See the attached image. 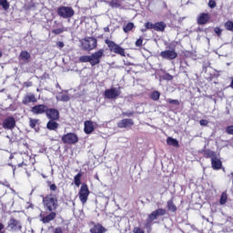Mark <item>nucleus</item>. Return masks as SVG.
I'll return each instance as SVG.
<instances>
[{
  "mask_svg": "<svg viewBox=\"0 0 233 233\" xmlns=\"http://www.w3.org/2000/svg\"><path fill=\"white\" fill-rule=\"evenodd\" d=\"M214 32H215V34H217L218 37H221V34L223 32V29L217 26V27L214 28Z\"/></svg>",
  "mask_w": 233,
  "mask_h": 233,
  "instance_id": "nucleus-41",
  "label": "nucleus"
},
{
  "mask_svg": "<svg viewBox=\"0 0 233 233\" xmlns=\"http://www.w3.org/2000/svg\"><path fill=\"white\" fill-rule=\"evenodd\" d=\"M105 56V49H99L98 51L91 54V56H82L79 57L80 63H90L91 66H96L101 63V57Z\"/></svg>",
  "mask_w": 233,
  "mask_h": 233,
  "instance_id": "nucleus-2",
  "label": "nucleus"
},
{
  "mask_svg": "<svg viewBox=\"0 0 233 233\" xmlns=\"http://www.w3.org/2000/svg\"><path fill=\"white\" fill-rule=\"evenodd\" d=\"M60 101H70V96L68 95H62L60 97Z\"/></svg>",
  "mask_w": 233,
  "mask_h": 233,
  "instance_id": "nucleus-47",
  "label": "nucleus"
},
{
  "mask_svg": "<svg viewBox=\"0 0 233 233\" xmlns=\"http://www.w3.org/2000/svg\"><path fill=\"white\" fill-rule=\"evenodd\" d=\"M224 26L226 28V30H228V32H233V22L230 20H228L227 22H225Z\"/></svg>",
  "mask_w": 233,
  "mask_h": 233,
  "instance_id": "nucleus-36",
  "label": "nucleus"
},
{
  "mask_svg": "<svg viewBox=\"0 0 233 233\" xmlns=\"http://www.w3.org/2000/svg\"><path fill=\"white\" fill-rule=\"evenodd\" d=\"M165 28H167V24L165 22H157L154 25L155 32H165Z\"/></svg>",
  "mask_w": 233,
  "mask_h": 233,
  "instance_id": "nucleus-25",
  "label": "nucleus"
},
{
  "mask_svg": "<svg viewBox=\"0 0 233 233\" xmlns=\"http://www.w3.org/2000/svg\"><path fill=\"white\" fill-rule=\"evenodd\" d=\"M83 177V173L79 172L74 177V183L76 187H81V178Z\"/></svg>",
  "mask_w": 233,
  "mask_h": 233,
  "instance_id": "nucleus-29",
  "label": "nucleus"
},
{
  "mask_svg": "<svg viewBox=\"0 0 233 233\" xmlns=\"http://www.w3.org/2000/svg\"><path fill=\"white\" fill-rule=\"evenodd\" d=\"M109 6H111V8H119V7H121V1L111 0L109 3Z\"/></svg>",
  "mask_w": 233,
  "mask_h": 233,
  "instance_id": "nucleus-32",
  "label": "nucleus"
},
{
  "mask_svg": "<svg viewBox=\"0 0 233 233\" xmlns=\"http://www.w3.org/2000/svg\"><path fill=\"white\" fill-rule=\"evenodd\" d=\"M61 141L64 145H76L79 143V137L76 133L69 132L62 136Z\"/></svg>",
  "mask_w": 233,
  "mask_h": 233,
  "instance_id": "nucleus-8",
  "label": "nucleus"
},
{
  "mask_svg": "<svg viewBox=\"0 0 233 233\" xmlns=\"http://www.w3.org/2000/svg\"><path fill=\"white\" fill-rule=\"evenodd\" d=\"M211 167L213 170H221L223 162H221V159L218 157V155L211 159Z\"/></svg>",
  "mask_w": 233,
  "mask_h": 233,
  "instance_id": "nucleus-19",
  "label": "nucleus"
},
{
  "mask_svg": "<svg viewBox=\"0 0 233 233\" xmlns=\"http://www.w3.org/2000/svg\"><path fill=\"white\" fill-rule=\"evenodd\" d=\"M167 144L169 147H176L177 148H179V142L176 138H172V137H168L167 138Z\"/></svg>",
  "mask_w": 233,
  "mask_h": 233,
  "instance_id": "nucleus-27",
  "label": "nucleus"
},
{
  "mask_svg": "<svg viewBox=\"0 0 233 233\" xmlns=\"http://www.w3.org/2000/svg\"><path fill=\"white\" fill-rule=\"evenodd\" d=\"M167 209L165 208H157L155 211H152L148 216L144 224V228L147 230V232H152V225H154V221L159 218V216H166Z\"/></svg>",
  "mask_w": 233,
  "mask_h": 233,
  "instance_id": "nucleus-4",
  "label": "nucleus"
},
{
  "mask_svg": "<svg viewBox=\"0 0 233 233\" xmlns=\"http://www.w3.org/2000/svg\"><path fill=\"white\" fill-rule=\"evenodd\" d=\"M10 159H14V156H10Z\"/></svg>",
  "mask_w": 233,
  "mask_h": 233,
  "instance_id": "nucleus-57",
  "label": "nucleus"
},
{
  "mask_svg": "<svg viewBox=\"0 0 233 233\" xmlns=\"http://www.w3.org/2000/svg\"><path fill=\"white\" fill-rule=\"evenodd\" d=\"M164 79H166V81H172V79H174V76L168 73H167L165 76H164Z\"/></svg>",
  "mask_w": 233,
  "mask_h": 233,
  "instance_id": "nucleus-46",
  "label": "nucleus"
},
{
  "mask_svg": "<svg viewBox=\"0 0 233 233\" xmlns=\"http://www.w3.org/2000/svg\"><path fill=\"white\" fill-rule=\"evenodd\" d=\"M5 224L0 222V233H5Z\"/></svg>",
  "mask_w": 233,
  "mask_h": 233,
  "instance_id": "nucleus-53",
  "label": "nucleus"
},
{
  "mask_svg": "<svg viewBox=\"0 0 233 233\" xmlns=\"http://www.w3.org/2000/svg\"><path fill=\"white\" fill-rule=\"evenodd\" d=\"M167 208L169 212H177V207L176 206V204H174L173 199H169L167 201Z\"/></svg>",
  "mask_w": 233,
  "mask_h": 233,
  "instance_id": "nucleus-28",
  "label": "nucleus"
},
{
  "mask_svg": "<svg viewBox=\"0 0 233 233\" xmlns=\"http://www.w3.org/2000/svg\"><path fill=\"white\" fill-rule=\"evenodd\" d=\"M0 57H3V52L0 51Z\"/></svg>",
  "mask_w": 233,
  "mask_h": 233,
  "instance_id": "nucleus-56",
  "label": "nucleus"
},
{
  "mask_svg": "<svg viewBox=\"0 0 233 233\" xmlns=\"http://www.w3.org/2000/svg\"><path fill=\"white\" fill-rule=\"evenodd\" d=\"M89 196H90V189L88 188V185H86V183H83L78 192V197L82 205H85V203L88 201Z\"/></svg>",
  "mask_w": 233,
  "mask_h": 233,
  "instance_id": "nucleus-9",
  "label": "nucleus"
},
{
  "mask_svg": "<svg viewBox=\"0 0 233 233\" xmlns=\"http://www.w3.org/2000/svg\"><path fill=\"white\" fill-rule=\"evenodd\" d=\"M105 43L106 45H107L110 52H113L114 54H117L118 56H121V57H127V55L125 53V48L116 44V42L111 41L109 39H106Z\"/></svg>",
  "mask_w": 233,
  "mask_h": 233,
  "instance_id": "nucleus-6",
  "label": "nucleus"
},
{
  "mask_svg": "<svg viewBox=\"0 0 233 233\" xmlns=\"http://www.w3.org/2000/svg\"><path fill=\"white\" fill-rule=\"evenodd\" d=\"M24 85H25V86H26V88H30V86H33V83L28 81V82H25Z\"/></svg>",
  "mask_w": 233,
  "mask_h": 233,
  "instance_id": "nucleus-51",
  "label": "nucleus"
},
{
  "mask_svg": "<svg viewBox=\"0 0 233 233\" xmlns=\"http://www.w3.org/2000/svg\"><path fill=\"white\" fill-rule=\"evenodd\" d=\"M56 14L57 15H59V17H62L63 19H72V17L76 15V11H74V8H72V6L62 5L57 8Z\"/></svg>",
  "mask_w": 233,
  "mask_h": 233,
  "instance_id": "nucleus-5",
  "label": "nucleus"
},
{
  "mask_svg": "<svg viewBox=\"0 0 233 233\" xmlns=\"http://www.w3.org/2000/svg\"><path fill=\"white\" fill-rule=\"evenodd\" d=\"M118 128H128L134 127V120L132 118H124L117 123Z\"/></svg>",
  "mask_w": 233,
  "mask_h": 233,
  "instance_id": "nucleus-17",
  "label": "nucleus"
},
{
  "mask_svg": "<svg viewBox=\"0 0 233 233\" xmlns=\"http://www.w3.org/2000/svg\"><path fill=\"white\" fill-rule=\"evenodd\" d=\"M0 6H2L3 10H8L10 8V3L8 0H0Z\"/></svg>",
  "mask_w": 233,
  "mask_h": 233,
  "instance_id": "nucleus-34",
  "label": "nucleus"
},
{
  "mask_svg": "<svg viewBox=\"0 0 233 233\" xmlns=\"http://www.w3.org/2000/svg\"><path fill=\"white\" fill-rule=\"evenodd\" d=\"M161 57L164 59H176L177 57V53L175 49L173 50H165L160 53Z\"/></svg>",
  "mask_w": 233,
  "mask_h": 233,
  "instance_id": "nucleus-15",
  "label": "nucleus"
},
{
  "mask_svg": "<svg viewBox=\"0 0 233 233\" xmlns=\"http://www.w3.org/2000/svg\"><path fill=\"white\" fill-rule=\"evenodd\" d=\"M63 32H66V28L61 27V28L52 30V34H55V35H59V34H63Z\"/></svg>",
  "mask_w": 233,
  "mask_h": 233,
  "instance_id": "nucleus-38",
  "label": "nucleus"
},
{
  "mask_svg": "<svg viewBox=\"0 0 233 233\" xmlns=\"http://www.w3.org/2000/svg\"><path fill=\"white\" fill-rule=\"evenodd\" d=\"M155 24L147 22L145 24V28L141 29V32H147V30H154Z\"/></svg>",
  "mask_w": 233,
  "mask_h": 233,
  "instance_id": "nucleus-35",
  "label": "nucleus"
},
{
  "mask_svg": "<svg viewBox=\"0 0 233 233\" xmlns=\"http://www.w3.org/2000/svg\"><path fill=\"white\" fill-rule=\"evenodd\" d=\"M226 133L228 134V136H233V125L226 127Z\"/></svg>",
  "mask_w": 233,
  "mask_h": 233,
  "instance_id": "nucleus-40",
  "label": "nucleus"
},
{
  "mask_svg": "<svg viewBox=\"0 0 233 233\" xmlns=\"http://www.w3.org/2000/svg\"><path fill=\"white\" fill-rule=\"evenodd\" d=\"M209 21L210 14L208 13H200L197 19L198 25H207Z\"/></svg>",
  "mask_w": 233,
  "mask_h": 233,
  "instance_id": "nucleus-16",
  "label": "nucleus"
},
{
  "mask_svg": "<svg viewBox=\"0 0 233 233\" xmlns=\"http://www.w3.org/2000/svg\"><path fill=\"white\" fill-rule=\"evenodd\" d=\"M15 117L14 116H7L2 124V127L5 130H14L15 128Z\"/></svg>",
  "mask_w": 233,
  "mask_h": 233,
  "instance_id": "nucleus-11",
  "label": "nucleus"
},
{
  "mask_svg": "<svg viewBox=\"0 0 233 233\" xmlns=\"http://www.w3.org/2000/svg\"><path fill=\"white\" fill-rule=\"evenodd\" d=\"M231 176H233V172L231 173Z\"/></svg>",
  "mask_w": 233,
  "mask_h": 233,
  "instance_id": "nucleus-59",
  "label": "nucleus"
},
{
  "mask_svg": "<svg viewBox=\"0 0 233 233\" xmlns=\"http://www.w3.org/2000/svg\"><path fill=\"white\" fill-rule=\"evenodd\" d=\"M200 154L206 158V159H214L218 155L215 151H212L208 148H204L200 151Z\"/></svg>",
  "mask_w": 233,
  "mask_h": 233,
  "instance_id": "nucleus-20",
  "label": "nucleus"
},
{
  "mask_svg": "<svg viewBox=\"0 0 233 233\" xmlns=\"http://www.w3.org/2000/svg\"><path fill=\"white\" fill-rule=\"evenodd\" d=\"M96 130V127H94V122L92 120H86L84 123V132L85 134L90 135L92 132Z\"/></svg>",
  "mask_w": 233,
  "mask_h": 233,
  "instance_id": "nucleus-18",
  "label": "nucleus"
},
{
  "mask_svg": "<svg viewBox=\"0 0 233 233\" xmlns=\"http://www.w3.org/2000/svg\"><path fill=\"white\" fill-rule=\"evenodd\" d=\"M23 105H30V103H37V98H35V95L29 94L25 95L22 100Z\"/></svg>",
  "mask_w": 233,
  "mask_h": 233,
  "instance_id": "nucleus-22",
  "label": "nucleus"
},
{
  "mask_svg": "<svg viewBox=\"0 0 233 233\" xmlns=\"http://www.w3.org/2000/svg\"><path fill=\"white\" fill-rule=\"evenodd\" d=\"M37 123H39V119L29 118L30 128H35V127L37 126Z\"/></svg>",
  "mask_w": 233,
  "mask_h": 233,
  "instance_id": "nucleus-37",
  "label": "nucleus"
},
{
  "mask_svg": "<svg viewBox=\"0 0 233 233\" xmlns=\"http://www.w3.org/2000/svg\"><path fill=\"white\" fill-rule=\"evenodd\" d=\"M136 46H143V37H139L136 43H135Z\"/></svg>",
  "mask_w": 233,
  "mask_h": 233,
  "instance_id": "nucleus-45",
  "label": "nucleus"
},
{
  "mask_svg": "<svg viewBox=\"0 0 233 233\" xmlns=\"http://www.w3.org/2000/svg\"><path fill=\"white\" fill-rule=\"evenodd\" d=\"M31 57H32V56L30 55V53H28V51H22L19 56V58L22 61H25V63H30Z\"/></svg>",
  "mask_w": 233,
  "mask_h": 233,
  "instance_id": "nucleus-26",
  "label": "nucleus"
},
{
  "mask_svg": "<svg viewBox=\"0 0 233 233\" xmlns=\"http://www.w3.org/2000/svg\"><path fill=\"white\" fill-rule=\"evenodd\" d=\"M25 170H28V168L25 167Z\"/></svg>",
  "mask_w": 233,
  "mask_h": 233,
  "instance_id": "nucleus-58",
  "label": "nucleus"
},
{
  "mask_svg": "<svg viewBox=\"0 0 233 233\" xmlns=\"http://www.w3.org/2000/svg\"><path fill=\"white\" fill-rule=\"evenodd\" d=\"M228 199V195L227 194V191L222 192L219 199L220 205H225Z\"/></svg>",
  "mask_w": 233,
  "mask_h": 233,
  "instance_id": "nucleus-31",
  "label": "nucleus"
},
{
  "mask_svg": "<svg viewBox=\"0 0 233 233\" xmlns=\"http://www.w3.org/2000/svg\"><path fill=\"white\" fill-rule=\"evenodd\" d=\"M230 88L233 89V78H232L231 83H230Z\"/></svg>",
  "mask_w": 233,
  "mask_h": 233,
  "instance_id": "nucleus-55",
  "label": "nucleus"
},
{
  "mask_svg": "<svg viewBox=\"0 0 233 233\" xmlns=\"http://www.w3.org/2000/svg\"><path fill=\"white\" fill-rule=\"evenodd\" d=\"M7 227L11 230H22L23 226L21 225V221L15 219V218H11L7 224Z\"/></svg>",
  "mask_w": 233,
  "mask_h": 233,
  "instance_id": "nucleus-14",
  "label": "nucleus"
},
{
  "mask_svg": "<svg viewBox=\"0 0 233 233\" xmlns=\"http://www.w3.org/2000/svg\"><path fill=\"white\" fill-rule=\"evenodd\" d=\"M122 116L124 117H132V116H134V111H129V112H123Z\"/></svg>",
  "mask_w": 233,
  "mask_h": 233,
  "instance_id": "nucleus-43",
  "label": "nucleus"
},
{
  "mask_svg": "<svg viewBox=\"0 0 233 233\" xmlns=\"http://www.w3.org/2000/svg\"><path fill=\"white\" fill-rule=\"evenodd\" d=\"M106 232V228L103 227V225L97 223L90 228V233H105Z\"/></svg>",
  "mask_w": 233,
  "mask_h": 233,
  "instance_id": "nucleus-23",
  "label": "nucleus"
},
{
  "mask_svg": "<svg viewBox=\"0 0 233 233\" xmlns=\"http://www.w3.org/2000/svg\"><path fill=\"white\" fill-rule=\"evenodd\" d=\"M46 116L47 117V119L49 120H58L59 121V110L54 108V107H51V108H48L47 106V109L46 111Z\"/></svg>",
  "mask_w": 233,
  "mask_h": 233,
  "instance_id": "nucleus-13",
  "label": "nucleus"
},
{
  "mask_svg": "<svg viewBox=\"0 0 233 233\" xmlns=\"http://www.w3.org/2000/svg\"><path fill=\"white\" fill-rule=\"evenodd\" d=\"M56 121H58V120H49L46 124V128L47 130H57L59 128V124Z\"/></svg>",
  "mask_w": 233,
  "mask_h": 233,
  "instance_id": "nucleus-24",
  "label": "nucleus"
},
{
  "mask_svg": "<svg viewBox=\"0 0 233 233\" xmlns=\"http://www.w3.org/2000/svg\"><path fill=\"white\" fill-rule=\"evenodd\" d=\"M167 209L165 208H157L155 211H152L148 216L144 224V228L147 230V232H152V225H154V221L159 218V216H166Z\"/></svg>",
  "mask_w": 233,
  "mask_h": 233,
  "instance_id": "nucleus-3",
  "label": "nucleus"
},
{
  "mask_svg": "<svg viewBox=\"0 0 233 233\" xmlns=\"http://www.w3.org/2000/svg\"><path fill=\"white\" fill-rule=\"evenodd\" d=\"M133 233H145V229L139 228V227H135L133 228Z\"/></svg>",
  "mask_w": 233,
  "mask_h": 233,
  "instance_id": "nucleus-42",
  "label": "nucleus"
},
{
  "mask_svg": "<svg viewBox=\"0 0 233 233\" xmlns=\"http://www.w3.org/2000/svg\"><path fill=\"white\" fill-rule=\"evenodd\" d=\"M216 5H217V4L214 0H209V2H208L209 8H216Z\"/></svg>",
  "mask_w": 233,
  "mask_h": 233,
  "instance_id": "nucleus-48",
  "label": "nucleus"
},
{
  "mask_svg": "<svg viewBox=\"0 0 233 233\" xmlns=\"http://www.w3.org/2000/svg\"><path fill=\"white\" fill-rule=\"evenodd\" d=\"M81 45L83 50L90 52L91 50L97 48V39L96 37L89 36L87 38L83 39L81 41Z\"/></svg>",
  "mask_w": 233,
  "mask_h": 233,
  "instance_id": "nucleus-7",
  "label": "nucleus"
},
{
  "mask_svg": "<svg viewBox=\"0 0 233 233\" xmlns=\"http://www.w3.org/2000/svg\"><path fill=\"white\" fill-rule=\"evenodd\" d=\"M53 233H65V232L63 231V228L57 227V228H56L53 230Z\"/></svg>",
  "mask_w": 233,
  "mask_h": 233,
  "instance_id": "nucleus-49",
  "label": "nucleus"
},
{
  "mask_svg": "<svg viewBox=\"0 0 233 233\" xmlns=\"http://www.w3.org/2000/svg\"><path fill=\"white\" fill-rule=\"evenodd\" d=\"M46 183L51 193L43 197L42 203L47 212H56L59 208V197L54 193L57 192V186L51 181H47Z\"/></svg>",
  "mask_w": 233,
  "mask_h": 233,
  "instance_id": "nucleus-1",
  "label": "nucleus"
},
{
  "mask_svg": "<svg viewBox=\"0 0 233 233\" xmlns=\"http://www.w3.org/2000/svg\"><path fill=\"white\" fill-rule=\"evenodd\" d=\"M200 127H208V120L207 119H201L199 120Z\"/></svg>",
  "mask_w": 233,
  "mask_h": 233,
  "instance_id": "nucleus-44",
  "label": "nucleus"
},
{
  "mask_svg": "<svg viewBox=\"0 0 233 233\" xmlns=\"http://www.w3.org/2000/svg\"><path fill=\"white\" fill-rule=\"evenodd\" d=\"M159 97H161V93H159V91H154L153 93H151L150 95V98L153 101H159Z\"/></svg>",
  "mask_w": 233,
  "mask_h": 233,
  "instance_id": "nucleus-33",
  "label": "nucleus"
},
{
  "mask_svg": "<svg viewBox=\"0 0 233 233\" xmlns=\"http://www.w3.org/2000/svg\"><path fill=\"white\" fill-rule=\"evenodd\" d=\"M167 103H168L169 105H175L176 106H179L180 105L179 100L171 98L167 99Z\"/></svg>",
  "mask_w": 233,
  "mask_h": 233,
  "instance_id": "nucleus-39",
  "label": "nucleus"
},
{
  "mask_svg": "<svg viewBox=\"0 0 233 233\" xmlns=\"http://www.w3.org/2000/svg\"><path fill=\"white\" fill-rule=\"evenodd\" d=\"M56 46L58 47V48H64L65 47V43H63V42H56Z\"/></svg>",
  "mask_w": 233,
  "mask_h": 233,
  "instance_id": "nucleus-50",
  "label": "nucleus"
},
{
  "mask_svg": "<svg viewBox=\"0 0 233 233\" xmlns=\"http://www.w3.org/2000/svg\"><path fill=\"white\" fill-rule=\"evenodd\" d=\"M104 32H110V27L108 26L104 27Z\"/></svg>",
  "mask_w": 233,
  "mask_h": 233,
  "instance_id": "nucleus-54",
  "label": "nucleus"
},
{
  "mask_svg": "<svg viewBox=\"0 0 233 233\" xmlns=\"http://www.w3.org/2000/svg\"><path fill=\"white\" fill-rule=\"evenodd\" d=\"M121 96V91L116 87L106 89L104 92V97L106 99H117Z\"/></svg>",
  "mask_w": 233,
  "mask_h": 233,
  "instance_id": "nucleus-10",
  "label": "nucleus"
},
{
  "mask_svg": "<svg viewBox=\"0 0 233 233\" xmlns=\"http://www.w3.org/2000/svg\"><path fill=\"white\" fill-rule=\"evenodd\" d=\"M48 108V106L45 104H39L35 105L31 108L32 114H35V116H41L43 114H46V110Z\"/></svg>",
  "mask_w": 233,
  "mask_h": 233,
  "instance_id": "nucleus-12",
  "label": "nucleus"
},
{
  "mask_svg": "<svg viewBox=\"0 0 233 233\" xmlns=\"http://www.w3.org/2000/svg\"><path fill=\"white\" fill-rule=\"evenodd\" d=\"M16 167H17L18 168H21V167H28V164H26V163H25V162H22V163H20V164H17Z\"/></svg>",
  "mask_w": 233,
  "mask_h": 233,
  "instance_id": "nucleus-52",
  "label": "nucleus"
},
{
  "mask_svg": "<svg viewBox=\"0 0 233 233\" xmlns=\"http://www.w3.org/2000/svg\"><path fill=\"white\" fill-rule=\"evenodd\" d=\"M134 28H135L134 23L128 22L126 25L123 26V31L125 32V34H128V32H132Z\"/></svg>",
  "mask_w": 233,
  "mask_h": 233,
  "instance_id": "nucleus-30",
  "label": "nucleus"
},
{
  "mask_svg": "<svg viewBox=\"0 0 233 233\" xmlns=\"http://www.w3.org/2000/svg\"><path fill=\"white\" fill-rule=\"evenodd\" d=\"M56 217H57V213H56V211H49V214L46 216H44L41 218V221L42 223L46 225V223H50V221H54V219H56Z\"/></svg>",
  "mask_w": 233,
  "mask_h": 233,
  "instance_id": "nucleus-21",
  "label": "nucleus"
}]
</instances>
